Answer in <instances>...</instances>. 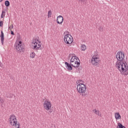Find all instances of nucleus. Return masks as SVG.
Instances as JSON below:
<instances>
[{
  "label": "nucleus",
  "instance_id": "1",
  "mask_svg": "<svg viewBox=\"0 0 128 128\" xmlns=\"http://www.w3.org/2000/svg\"><path fill=\"white\" fill-rule=\"evenodd\" d=\"M128 64L126 61L122 62H116V68L120 72H126L124 76H128Z\"/></svg>",
  "mask_w": 128,
  "mask_h": 128
},
{
  "label": "nucleus",
  "instance_id": "2",
  "mask_svg": "<svg viewBox=\"0 0 128 128\" xmlns=\"http://www.w3.org/2000/svg\"><path fill=\"white\" fill-rule=\"evenodd\" d=\"M80 82H82V80H78L76 82V84H78L77 86V90L79 94H82V96H86V86L84 84L80 83Z\"/></svg>",
  "mask_w": 128,
  "mask_h": 128
},
{
  "label": "nucleus",
  "instance_id": "3",
  "mask_svg": "<svg viewBox=\"0 0 128 128\" xmlns=\"http://www.w3.org/2000/svg\"><path fill=\"white\" fill-rule=\"evenodd\" d=\"M8 121L12 126H15L16 128H20V122L18 123L16 117L14 114L10 116Z\"/></svg>",
  "mask_w": 128,
  "mask_h": 128
},
{
  "label": "nucleus",
  "instance_id": "4",
  "mask_svg": "<svg viewBox=\"0 0 128 128\" xmlns=\"http://www.w3.org/2000/svg\"><path fill=\"white\" fill-rule=\"evenodd\" d=\"M14 48L18 52H22L24 50V46L22 41H19L16 42L14 44Z\"/></svg>",
  "mask_w": 128,
  "mask_h": 128
},
{
  "label": "nucleus",
  "instance_id": "5",
  "mask_svg": "<svg viewBox=\"0 0 128 128\" xmlns=\"http://www.w3.org/2000/svg\"><path fill=\"white\" fill-rule=\"evenodd\" d=\"M116 58L118 62H124V52H118L116 54Z\"/></svg>",
  "mask_w": 128,
  "mask_h": 128
},
{
  "label": "nucleus",
  "instance_id": "6",
  "mask_svg": "<svg viewBox=\"0 0 128 128\" xmlns=\"http://www.w3.org/2000/svg\"><path fill=\"white\" fill-rule=\"evenodd\" d=\"M73 39L72 36L70 34H67L65 35L64 38V42L66 44H70L72 42Z\"/></svg>",
  "mask_w": 128,
  "mask_h": 128
},
{
  "label": "nucleus",
  "instance_id": "7",
  "mask_svg": "<svg viewBox=\"0 0 128 128\" xmlns=\"http://www.w3.org/2000/svg\"><path fill=\"white\" fill-rule=\"evenodd\" d=\"M91 62L93 64V66H100V58L96 56H93L92 60Z\"/></svg>",
  "mask_w": 128,
  "mask_h": 128
},
{
  "label": "nucleus",
  "instance_id": "8",
  "mask_svg": "<svg viewBox=\"0 0 128 128\" xmlns=\"http://www.w3.org/2000/svg\"><path fill=\"white\" fill-rule=\"evenodd\" d=\"M44 107L46 110H50L52 108L51 103L48 100H46L44 103Z\"/></svg>",
  "mask_w": 128,
  "mask_h": 128
},
{
  "label": "nucleus",
  "instance_id": "9",
  "mask_svg": "<svg viewBox=\"0 0 128 128\" xmlns=\"http://www.w3.org/2000/svg\"><path fill=\"white\" fill-rule=\"evenodd\" d=\"M32 46H34L33 50H42V47L40 44L36 42L32 43Z\"/></svg>",
  "mask_w": 128,
  "mask_h": 128
},
{
  "label": "nucleus",
  "instance_id": "10",
  "mask_svg": "<svg viewBox=\"0 0 128 128\" xmlns=\"http://www.w3.org/2000/svg\"><path fill=\"white\" fill-rule=\"evenodd\" d=\"M57 23L58 24H62L64 22V18L62 16H59L57 17L56 19Z\"/></svg>",
  "mask_w": 128,
  "mask_h": 128
},
{
  "label": "nucleus",
  "instance_id": "11",
  "mask_svg": "<svg viewBox=\"0 0 128 128\" xmlns=\"http://www.w3.org/2000/svg\"><path fill=\"white\" fill-rule=\"evenodd\" d=\"M71 66H73V68H78L80 66V60L79 62L76 60L74 62L70 63Z\"/></svg>",
  "mask_w": 128,
  "mask_h": 128
},
{
  "label": "nucleus",
  "instance_id": "12",
  "mask_svg": "<svg viewBox=\"0 0 128 128\" xmlns=\"http://www.w3.org/2000/svg\"><path fill=\"white\" fill-rule=\"evenodd\" d=\"M64 64H65V65L66 66V68H67L68 70H72V64H70L68 62H65Z\"/></svg>",
  "mask_w": 128,
  "mask_h": 128
},
{
  "label": "nucleus",
  "instance_id": "13",
  "mask_svg": "<svg viewBox=\"0 0 128 128\" xmlns=\"http://www.w3.org/2000/svg\"><path fill=\"white\" fill-rule=\"evenodd\" d=\"M0 37L1 38L2 44L4 45V35L2 31L1 32V35H0Z\"/></svg>",
  "mask_w": 128,
  "mask_h": 128
},
{
  "label": "nucleus",
  "instance_id": "14",
  "mask_svg": "<svg viewBox=\"0 0 128 128\" xmlns=\"http://www.w3.org/2000/svg\"><path fill=\"white\" fill-rule=\"evenodd\" d=\"M78 58L76 56H72L70 60V64L74 62H76V60H78Z\"/></svg>",
  "mask_w": 128,
  "mask_h": 128
},
{
  "label": "nucleus",
  "instance_id": "15",
  "mask_svg": "<svg viewBox=\"0 0 128 128\" xmlns=\"http://www.w3.org/2000/svg\"><path fill=\"white\" fill-rule=\"evenodd\" d=\"M114 116L116 120H120V118H122V116L119 112L115 113Z\"/></svg>",
  "mask_w": 128,
  "mask_h": 128
},
{
  "label": "nucleus",
  "instance_id": "16",
  "mask_svg": "<svg viewBox=\"0 0 128 128\" xmlns=\"http://www.w3.org/2000/svg\"><path fill=\"white\" fill-rule=\"evenodd\" d=\"M118 126H116V128H126V126H124L122 124L118 122Z\"/></svg>",
  "mask_w": 128,
  "mask_h": 128
},
{
  "label": "nucleus",
  "instance_id": "17",
  "mask_svg": "<svg viewBox=\"0 0 128 128\" xmlns=\"http://www.w3.org/2000/svg\"><path fill=\"white\" fill-rule=\"evenodd\" d=\"M83 52H84L86 50V46L84 44H82V46H80Z\"/></svg>",
  "mask_w": 128,
  "mask_h": 128
},
{
  "label": "nucleus",
  "instance_id": "18",
  "mask_svg": "<svg viewBox=\"0 0 128 128\" xmlns=\"http://www.w3.org/2000/svg\"><path fill=\"white\" fill-rule=\"evenodd\" d=\"M93 112L95 114H97V116H100V111L96 110V109H94L92 110Z\"/></svg>",
  "mask_w": 128,
  "mask_h": 128
},
{
  "label": "nucleus",
  "instance_id": "19",
  "mask_svg": "<svg viewBox=\"0 0 128 128\" xmlns=\"http://www.w3.org/2000/svg\"><path fill=\"white\" fill-rule=\"evenodd\" d=\"M4 4H5L6 6H7V7L10 6V1L8 0L5 1Z\"/></svg>",
  "mask_w": 128,
  "mask_h": 128
},
{
  "label": "nucleus",
  "instance_id": "20",
  "mask_svg": "<svg viewBox=\"0 0 128 128\" xmlns=\"http://www.w3.org/2000/svg\"><path fill=\"white\" fill-rule=\"evenodd\" d=\"M34 56H36V53H34V52H32L30 54V58H34Z\"/></svg>",
  "mask_w": 128,
  "mask_h": 128
},
{
  "label": "nucleus",
  "instance_id": "21",
  "mask_svg": "<svg viewBox=\"0 0 128 128\" xmlns=\"http://www.w3.org/2000/svg\"><path fill=\"white\" fill-rule=\"evenodd\" d=\"M4 100H2V98H0V104H2H2H4Z\"/></svg>",
  "mask_w": 128,
  "mask_h": 128
},
{
  "label": "nucleus",
  "instance_id": "22",
  "mask_svg": "<svg viewBox=\"0 0 128 128\" xmlns=\"http://www.w3.org/2000/svg\"><path fill=\"white\" fill-rule=\"evenodd\" d=\"M52 17V10H49L48 12V18H51Z\"/></svg>",
  "mask_w": 128,
  "mask_h": 128
},
{
  "label": "nucleus",
  "instance_id": "23",
  "mask_svg": "<svg viewBox=\"0 0 128 128\" xmlns=\"http://www.w3.org/2000/svg\"><path fill=\"white\" fill-rule=\"evenodd\" d=\"M14 96V94H10L8 96H6V98H12Z\"/></svg>",
  "mask_w": 128,
  "mask_h": 128
},
{
  "label": "nucleus",
  "instance_id": "24",
  "mask_svg": "<svg viewBox=\"0 0 128 128\" xmlns=\"http://www.w3.org/2000/svg\"><path fill=\"white\" fill-rule=\"evenodd\" d=\"M3 26H4V22L0 20V26L1 28H2Z\"/></svg>",
  "mask_w": 128,
  "mask_h": 128
},
{
  "label": "nucleus",
  "instance_id": "25",
  "mask_svg": "<svg viewBox=\"0 0 128 128\" xmlns=\"http://www.w3.org/2000/svg\"><path fill=\"white\" fill-rule=\"evenodd\" d=\"M98 30H100V32H103L104 31L103 28L102 26H100L99 27Z\"/></svg>",
  "mask_w": 128,
  "mask_h": 128
},
{
  "label": "nucleus",
  "instance_id": "26",
  "mask_svg": "<svg viewBox=\"0 0 128 128\" xmlns=\"http://www.w3.org/2000/svg\"><path fill=\"white\" fill-rule=\"evenodd\" d=\"M80 2H82L84 4H86V0H81Z\"/></svg>",
  "mask_w": 128,
  "mask_h": 128
},
{
  "label": "nucleus",
  "instance_id": "27",
  "mask_svg": "<svg viewBox=\"0 0 128 128\" xmlns=\"http://www.w3.org/2000/svg\"><path fill=\"white\" fill-rule=\"evenodd\" d=\"M10 30L11 31V34H12V36H14V32L12 31V29H10Z\"/></svg>",
  "mask_w": 128,
  "mask_h": 128
},
{
  "label": "nucleus",
  "instance_id": "28",
  "mask_svg": "<svg viewBox=\"0 0 128 128\" xmlns=\"http://www.w3.org/2000/svg\"><path fill=\"white\" fill-rule=\"evenodd\" d=\"M2 66H4V64H3L0 61V68H2Z\"/></svg>",
  "mask_w": 128,
  "mask_h": 128
},
{
  "label": "nucleus",
  "instance_id": "29",
  "mask_svg": "<svg viewBox=\"0 0 128 128\" xmlns=\"http://www.w3.org/2000/svg\"><path fill=\"white\" fill-rule=\"evenodd\" d=\"M4 16H5V14H1V18H4Z\"/></svg>",
  "mask_w": 128,
  "mask_h": 128
},
{
  "label": "nucleus",
  "instance_id": "30",
  "mask_svg": "<svg viewBox=\"0 0 128 128\" xmlns=\"http://www.w3.org/2000/svg\"><path fill=\"white\" fill-rule=\"evenodd\" d=\"M49 112H52V109H50L49 110Z\"/></svg>",
  "mask_w": 128,
  "mask_h": 128
},
{
  "label": "nucleus",
  "instance_id": "31",
  "mask_svg": "<svg viewBox=\"0 0 128 128\" xmlns=\"http://www.w3.org/2000/svg\"><path fill=\"white\" fill-rule=\"evenodd\" d=\"M10 27V28H14V24H12V26Z\"/></svg>",
  "mask_w": 128,
  "mask_h": 128
},
{
  "label": "nucleus",
  "instance_id": "32",
  "mask_svg": "<svg viewBox=\"0 0 128 128\" xmlns=\"http://www.w3.org/2000/svg\"><path fill=\"white\" fill-rule=\"evenodd\" d=\"M2 14H6V12H4V10H2Z\"/></svg>",
  "mask_w": 128,
  "mask_h": 128
},
{
  "label": "nucleus",
  "instance_id": "33",
  "mask_svg": "<svg viewBox=\"0 0 128 128\" xmlns=\"http://www.w3.org/2000/svg\"><path fill=\"white\" fill-rule=\"evenodd\" d=\"M10 28L11 29L10 26H8V30H10Z\"/></svg>",
  "mask_w": 128,
  "mask_h": 128
},
{
  "label": "nucleus",
  "instance_id": "34",
  "mask_svg": "<svg viewBox=\"0 0 128 128\" xmlns=\"http://www.w3.org/2000/svg\"><path fill=\"white\" fill-rule=\"evenodd\" d=\"M2 0H0V2H2Z\"/></svg>",
  "mask_w": 128,
  "mask_h": 128
},
{
  "label": "nucleus",
  "instance_id": "35",
  "mask_svg": "<svg viewBox=\"0 0 128 128\" xmlns=\"http://www.w3.org/2000/svg\"><path fill=\"white\" fill-rule=\"evenodd\" d=\"M80 0V1L81 0Z\"/></svg>",
  "mask_w": 128,
  "mask_h": 128
},
{
  "label": "nucleus",
  "instance_id": "36",
  "mask_svg": "<svg viewBox=\"0 0 128 128\" xmlns=\"http://www.w3.org/2000/svg\"><path fill=\"white\" fill-rule=\"evenodd\" d=\"M9 24H10V21H9Z\"/></svg>",
  "mask_w": 128,
  "mask_h": 128
}]
</instances>
